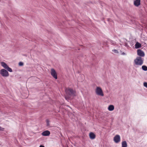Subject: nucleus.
I'll use <instances>...</instances> for the list:
<instances>
[{
    "label": "nucleus",
    "instance_id": "1",
    "mask_svg": "<svg viewBox=\"0 0 147 147\" xmlns=\"http://www.w3.org/2000/svg\"><path fill=\"white\" fill-rule=\"evenodd\" d=\"M66 94L69 97H73L76 96V92L75 90L71 88H67L65 90Z\"/></svg>",
    "mask_w": 147,
    "mask_h": 147
},
{
    "label": "nucleus",
    "instance_id": "2",
    "mask_svg": "<svg viewBox=\"0 0 147 147\" xmlns=\"http://www.w3.org/2000/svg\"><path fill=\"white\" fill-rule=\"evenodd\" d=\"M144 61V59L140 57H137L134 60V62L136 65H141L143 64Z\"/></svg>",
    "mask_w": 147,
    "mask_h": 147
},
{
    "label": "nucleus",
    "instance_id": "3",
    "mask_svg": "<svg viewBox=\"0 0 147 147\" xmlns=\"http://www.w3.org/2000/svg\"><path fill=\"white\" fill-rule=\"evenodd\" d=\"M0 74L3 77H7L9 76L8 72L5 69H1L0 71Z\"/></svg>",
    "mask_w": 147,
    "mask_h": 147
},
{
    "label": "nucleus",
    "instance_id": "4",
    "mask_svg": "<svg viewBox=\"0 0 147 147\" xmlns=\"http://www.w3.org/2000/svg\"><path fill=\"white\" fill-rule=\"evenodd\" d=\"M95 92L96 94L99 96H103L104 94L101 88L99 87H97L96 89Z\"/></svg>",
    "mask_w": 147,
    "mask_h": 147
},
{
    "label": "nucleus",
    "instance_id": "5",
    "mask_svg": "<svg viewBox=\"0 0 147 147\" xmlns=\"http://www.w3.org/2000/svg\"><path fill=\"white\" fill-rule=\"evenodd\" d=\"M51 76L55 79H57V74L55 70L52 68L51 69Z\"/></svg>",
    "mask_w": 147,
    "mask_h": 147
},
{
    "label": "nucleus",
    "instance_id": "6",
    "mask_svg": "<svg viewBox=\"0 0 147 147\" xmlns=\"http://www.w3.org/2000/svg\"><path fill=\"white\" fill-rule=\"evenodd\" d=\"M120 140V137L119 135H117L114 138V141L116 143H119Z\"/></svg>",
    "mask_w": 147,
    "mask_h": 147
},
{
    "label": "nucleus",
    "instance_id": "7",
    "mask_svg": "<svg viewBox=\"0 0 147 147\" xmlns=\"http://www.w3.org/2000/svg\"><path fill=\"white\" fill-rule=\"evenodd\" d=\"M137 54L138 55L142 57H143L145 55V54L144 52L140 49L138 50Z\"/></svg>",
    "mask_w": 147,
    "mask_h": 147
},
{
    "label": "nucleus",
    "instance_id": "8",
    "mask_svg": "<svg viewBox=\"0 0 147 147\" xmlns=\"http://www.w3.org/2000/svg\"><path fill=\"white\" fill-rule=\"evenodd\" d=\"M50 134V132L48 130L45 131L42 133V135L44 136H49Z\"/></svg>",
    "mask_w": 147,
    "mask_h": 147
},
{
    "label": "nucleus",
    "instance_id": "9",
    "mask_svg": "<svg viewBox=\"0 0 147 147\" xmlns=\"http://www.w3.org/2000/svg\"><path fill=\"white\" fill-rule=\"evenodd\" d=\"M140 0H135L134 1V4L136 7H138L140 5Z\"/></svg>",
    "mask_w": 147,
    "mask_h": 147
},
{
    "label": "nucleus",
    "instance_id": "10",
    "mask_svg": "<svg viewBox=\"0 0 147 147\" xmlns=\"http://www.w3.org/2000/svg\"><path fill=\"white\" fill-rule=\"evenodd\" d=\"M89 136L90 139H94L95 138V135L93 132H90L89 134Z\"/></svg>",
    "mask_w": 147,
    "mask_h": 147
},
{
    "label": "nucleus",
    "instance_id": "11",
    "mask_svg": "<svg viewBox=\"0 0 147 147\" xmlns=\"http://www.w3.org/2000/svg\"><path fill=\"white\" fill-rule=\"evenodd\" d=\"M135 48L136 49H138L140 48L141 47V45L139 42H137L135 45Z\"/></svg>",
    "mask_w": 147,
    "mask_h": 147
},
{
    "label": "nucleus",
    "instance_id": "12",
    "mask_svg": "<svg viewBox=\"0 0 147 147\" xmlns=\"http://www.w3.org/2000/svg\"><path fill=\"white\" fill-rule=\"evenodd\" d=\"M1 66L5 69H6L8 67V66L4 62H1Z\"/></svg>",
    "mask_w": 147,
    "mask_h": 147
},
{
    "label": "nucleus",
    "instance_id": "13",
    "mask_svg": "<svg viewBox=\"0 0 147 147\" xmlns=\"http://www.w3.org/2000/svg\"><path fill=\"white\" fill-rule=\"evenodd\" d=\"M114 107L113 105H110L109 106L108 109L110 111H112L114 109Z\"/></svg>",
    "mask_w": 147,
    "mask_h": 147
},
{
    "label": "nucleus",
    "instance_id": "14",
    "mask_svg": "<svg viewBox=\"0 0 147 147\" xmlns=\"http://www.w3.org/2000/svg\"><path fill=\"white\" fill-rule=\"evenodd\" d=\"M127 144L125 141H123L122 142V147H127Z\"/></svg>",
    "mask_w": 147,
    "mask_h": 147
},
{
    "label": "nucleus",
    "instance_id": "15",
    "mask_svg": "<svg viewBox=\"0 0 147 147\" xmlns=\"http://www.w3.org/2000/svg\"><path fill=\"white\" fill-rule=\"evenodd\" d=\"M142 69L144 71H147V67L145 65L142 66Z\"/></svg>",
    "mask_w": 147,
    "mask_h": 147
},
{
    "label": "nucleus",
    "instance_id": "16",
    "mask_svg": "<svg viewBox=\"0 0 147 147\" xmlns=\"http://www.w3.org/2000/svg\"><path fill=\"white\" fill-rule=\"evenodd\" d=\"M8 71L10 72H12V69L9 67V66L6 69Z\"/></svg>",
    "mask_w": 147,
    "mask_h": 147
},
{
    "label": "nucleus",
    "instance_id": "17",
    "mask_svg": "<svg viewBox=\"0 0 147 147\" xmlns=\"http://www.w3.org/2000/svg\"><path fill=\"white\" fill-rule=\"evenodd\" d=\"M46 121L47 123V126H50L49 121L48 119H47L46 120Z\"/></svg>",
    "mask_w": 147,
    "mask_h": 147
},
{
    "label": "nucleus",
    "instance_id": "18",
    "mask_svg": "<svg viewBox=\"0 0 147 147\" xmlns=\"http://www.w3.org/2000/svg\"><path fill=\"white\" fill-rule=\"evenodd\" d=\"M23 63L22 62H20L19 63V66H21L23 65Z\"/></svg>",
    "mask_w": 147,
    "mask_h": 147
},
{
    "label": "nucleus",
    "instance_id": "19",
    "mask_svg": "<svg viewBox=\"0 0 147 147\" xmlns=\"http://www.w3.org/2000/svg\"><path fill=\"white\" fill-rule=\"evenodd\" d=\"M113 52H114V53H118V51H117V50L116 49L113 50Z\"/></svg>",
    "mask_w": 147,
    "mask_h": 147
},
{
    "label": "nucleus",
    "instance_id": "20",
    "mask_svg": "<svg viewBox=\"0 0 147 147\" xmlns=\"http://www.w3.org/2000/svg\"><path fill=\"white\" fill-rule=\"evenodd\" d=\"M144 86L147 88V83L145 82L144 83Z\"/></svg>",
    "mask_w": 147,
    "mask_h": 147
},
{
    "label": "nucleus",
    "instance_id": "21",
    "mask_svg": "<svg viewBox=\"0 0 147 147\" xmlns=\"http://www.w3.org/2000/svg\"><path fill=\"white\" fill-rule=\"evenodd\" d=\"M4 128L0 126V131H3L4 130Z\"/></svg>",
    "mask_w": 147,
    "mask_h": 147
},
{
    "label": "nucleus",
    "instance_id": "22",
    "mask_svg": "<svg viewBox=\"0 0 147 147\" xmlns=\"http://www.w3.org/2000/svg\"><path fill=\"white\" fill-rule=\"evenodd\" d=\"M111 43H112V44L113 45H114L115 44V43H116L115 42H113V41H111Z\"/></svg>",
    "mask_w": 147,
    "mask_h": 147
},
{
    "label": "nucleus",
    "instance_id": "23",
    "mask_svg": "<svg viewBox=\"0 0 147 147\" xmlns=\"http://www.w3.org/2000/svg\"><path fill=\"white\" fill-rule=\"evenodd\" d=\"M39 147H45L44 146L42 145H40Z\"/></svg>",
    "mask_w": 147,
    "mask_h": 147
},
{
    "label": "nucleus",
    "instance_id": "24",
    "mask_svg": "<svg viewBox=\"0 0 147 147\" xmlns=\"http://www.w3.org/2000/svg\"><path fill=\"white\" fill-rule=\"evenodd\" d=\"M122 54L123 55H125V53H124V52H123V53H122Z\"/></svg>",
    "mask_w": 147,
    "mask_h": 147
},
{
    "label": "nucleus",
    "instance_id": "25",
    "mask_svg": "<svg viewBox=\"0 0 147 147\" xmlns=\"http://www.w3.org/2000/svg\"><path fill=\"white\" fill-rule=\"evenodd\" d=\"M65 99H67V97H65Z\"/></svg>",
    "mask_w": 147,
    "mask_h": 147
}]
</instances>
